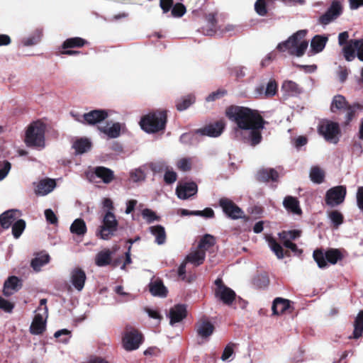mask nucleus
Segmentation results:
<instances>
[{
  "label": "nucleus",
  "mask_w": 363,
  "mask_h": 363,
  "mask_svg": "<svg viewBox=\"0 0 363 363\" xmlns=\"http://www.w3.org/2000/svg\"><path fill=\"white\" fill-rule=\"evenodd\" d=\"M290 308V301L288 299L277 298L272 305V311L275 315H281Z\"/></svg>",
  "instance_id": "nucleus-29"
},
{
  "label": "nucleus",
  "mask_w": 363,
  "mask_h": 363,
  "mask_svg": "<svg viewBox=\"0 0 363 363\" xmlns=\"http://www.w3.org/2000/svg\"><path fill=\"white\" fill-rule=\"evenodd\" d=\"M197 185L194 182H179L176 188V194L180 199H187L197 193Z\"/></svg>",
  "instance_id": "nucleus-16"
},
{
  "label": "nucleus",
  "mask_w": 363,
  "mask_h": 363,
  "mask_svg": "<svg viewBox=\"0 0 363 363\" xmlns=\"http://www.w3.org/2000/svg\"><path fill=\"white\" fill-rule=\"evenodd\" d=\"M318 131L326 140L333 143L337 142L340 134L338 123L330 121H323L319 125Z\"/></svg>",
  "instance_id": "nucleus-6"
},
{
  "label": "nucleus",
  "mask_w": 363,
  "mask_h": 363,
  "mask_svg": "<svg viewBox=\"0 0 363 363\" xmlns=\"http://www.w3.org/2000/svg\"><path fill=\"white\" fill-rule=\"evenodd\" d=\"M186 13V8L182 4H176L172 10L174 16L181 17Z\"/></svg>",
  "instance_id": "nucleus-56"
},
{
  "label": "nucleus",
  "mask_w": 363,
  "mask_h": 363,
  "mask_svg": "<svg viewBox=\"0 0 363 363\" xmlns=\"http://www.w3.org/2000/svg\"><path fill=\"white\" fill-rule=\"evenodd\" d=\"M283 205L289 212H291L294 214L299 215L301 213L298 201L295 197L291 196L285 197L283 201Z\"/></svg>",
  "instance_id": "nucleus-30"
},
{
  "label": "nucleus",
  "mask_w": 363,
  "mask_h": 363,
  "mask_svg": "<svg viewBox=\"0 0 363 363\" xmlns=\"http://www.w3.org/2000/svg\"><path fill=\"white\" fill-rule=\"evenodd\" d=\"M215 284L216 286L215 289L216 296L224 303L231 304L235 298V291L223 284L222 279L220 278L215 281Z\"/></svg>",
  "instance_id": "nucleus-12"
},
{
  "label": "nucleus",
  "mask_w": 363,
  "mask_h": 363,
  "mask_svg": "<svg viewBox=\"0 0 363 363\" xmlns=\"http://www.w3.org/2000/svg\"><path fill=\"white\" fill-rule=\"evenodd\" d=\"M149 230L155 238V242L160 245L166 241V233L164 227L162 225H153L149 228Z\"/></svg>",
  "instance_id": "nucleus-33"
},
{
  "label": "nucleus",
  "mask_w": 363,
  "mask_h": 363,
  "mask_svg": "<svg viewBox=\"0 0 363 363\" xmlns=\"http://www.w3.org/2000/svg\"><path fill=\"white\" fill-rule=\"evenodd\" d=\"M358 108H359L358 105L347 106L345 97L341 95L334 96L330 106V109L333 113H335L337 111H346L347 121H350L352 119L356 110Z\"/></svg>",
  "instance_id": "nucleus-8"
},
{
  "label": "nucleus",
  "mask_w": 363,
  "mask_h": 363,
  "mask_svg": "<svg viewBox=\"0 0 363 363\" xmlns=\"http://www.w3.org/2000/svg\"><path fill=\"white\" fill-rule=\"evenodd\" d=\"M355 52L354 41H351L343 48L344 56L347 61H352L354 59Z\"/></svg>",
  "instance_id": "nucleus-47"
},
{
  "label": "nucleus",
  "mask_w": 363,
  "mask_h": 363,
  "mask_svg": "<svg viewBox=\"0 0 363 363\" xmlns=\"http://www.w3.org/2000/svg\"><path fill=\"white\" fill-rule=\"evenodd\" d=\"M313 258L318 267L323 268L326 266L325 260L330 264H335L342 258V255L340 251L335 249L329 250L325 254H323L322 251L315 250L313 252Z\"/></svg>",
  "instance_id": "nucleus-7"
},
{
  "label": "nucleus",
  "mask_w": 363,
  "mask_h": 363,
  "mask_svg": "<svg viewBox=\"0 0 363 363\" xmlns=\"http://www.w3.org/2000/svg\"><path fill=\"white\" fill-rule=\"evenodd\" d=\"M177 168L182 171H188L191 167L190 159L182 158L177 163Z\"/></svg>",
  "instance_id": "nucleus-54"
},
{
  "label": "nucleus",
  "mask_w": 363,
  "mask_h": 363,
  "mask_svg": "<svg viewBox=\"0 0 363 363\" xmlns=\"http://www.w3.org/2000/svg\"><path fill=\"white\" fill-rule=\"evenodd\" d=\"M14 307V305L0 296V309H2L6 313H11Z\"/></svg>",
  "instance_id": "nucleus-59"
},
{
  "label": "nucleus",
  "mask_w": 363,
  "mask_h": 363,
  "mask_svg": "<svg viewBox=\"0 0 363 363\" xmlns=\"http://www.w3.org/2000/svg\"><path fill=\"white\" fill-rule=\"evenodd\" d=\"M195 101V97L192 95H188L177 102V108L178 111H184L188 108Z\"/></svg>",
  "instance_id": "nucleus-44"
},
{
  "label": "nucleus",
  "mask_w": 363,
  "mask_h": 363,
  "mask_svg": "<svg viewBox=\"0 0 363 363\" xmlns=\"http://www.w3.org/2000/svg\"><path fill=\"white\" fill-rule=\"evenodd\" d=\"M122 125L119 123H108L105 126H101L99 130L104 133L111 138H118L121 134Z\"/></svg>",
  "instance_id": "nucleus-28"
},
{
  "label": "nucleus",
  "mask_w": 363,
  "mask_h": 363,
  "mask_svg": "<svg viewBox=\"0 0 363 363\" xmlns=\"http://www.w3.org/2000/svg\"><path fill=\"white\" fill-rule=\"evenodd\" d=\"M278 177L279 174L274 169H262L257 173L258 179L262 182L277 181Z\"/></svg>",
  "instance_id": "nucleus-32"
},
{
  "label": "nucleus",
  "mask_w": 363,
  "mask_h": 363,
  "mask_svg": "<svg viewBox=\"0 0 363 363\" xmlns=\"http://www.w3.org/2000/svg\"><path fill=\"white\" fill-rule=\"evenodd\" d=\"M118 221L115 215L108 211L104 216L103 225L100 227L98 235L103 240H108L116 231Z\"/></svg>",
  "instance_id": "nucleus-5"
},
{
  "label": "nucleus",
  "mask_w": 363,
  "mask_h": 363,
  "mask_svg": "<svg viewBox=\"0 0 363 363\" xmlns=\"http://www.w3.org/2000/svg\"><path fill=\"white\" fill-rule=\"evenodd\" d=\"M70 232L79 236H83L86 232V225L84 220L77 218L70 226Z\"/></svg>",
  "instance_id": "nucleus-39"
},
{
  "label": "nucleus",
  "mask_w": 363,
  "mask_h": 363,
  "mask_svg": "<svg viewBox=\"0 0 363 363\" xmlns=\"http://www.w3.org/2000/svg\"><path fill=\"white\" fill-rule=\"evenodd\" d=\"M84 43V40L81 38H69L64 42L63 48L82 47Z\"/></svg>",
  "instance_id": "nucleus-48"
},
{
  "label": "nucleus",
  "mask_w": 363,
  "mask_h": 363,
  "mask_svg": "<svg viewBox=\"0 0 363 363\" xmlns=\"http://www.w3.org/2000/svg\"><path fill=\"white\" fill-rule=\"evenodd\" d=\"M346 188L343 186H337L327 191L325 194V203L327 205L334 207L342 203L345 198Z\"/></svg>",
  "instance_id": "nucleus-9"
},
{
  "label": "nucleus",
  "mask_w": 363,
  "mask_h": 363,
  "mask_svg": "<svg viewBox=\"0 0 363 363\" xmlns=\"http://www.w3.org/2000/svg\"><path fill=\"white\" fill-rule=\"evenodd\" d=\"M226 94V91L225 90H217L216 91L210 94L206 99V101L208 102L214 101L217 99H219L224 96Z\"/></svg>",
  "instance_id": "nucleus-57"
},
{
  "label": "nucleus",
  "mask_w": 363,
  "mask_h": 363,
  "mask_svg": "<svg viewBox=\"0 0 363 363\" xmlns=\"http://www.w3.org/2000/svg\"><path fill=\"white\" fill-rule=\"evenodd\" d=\"M11 168V164L9 162L4 160L0 162V181H2L6 177Z\"/></svg>",
  "instance_id": "nucleus-50"
},
{
  "label": "nucleus",
  "mask_w": 363,
  "mask_h": 363,
  "mask_svg": "<svg viewBox=\"0 0 363 363\" xmlns=\"http://www.w3.org/2000/svg\"><path fill=\"white\" fill-rule=\"evenodd\" d=\"M310 179L311 180L316 184H320L323 182L325 177L324 172L318 167H313L310 171Z\"/></svg>",
  "instance_id": "nucleus-43"
},
{
  "label": "nucleus",
  "mask_w": 363,
  "mask_h": 363,
  "mask_svg": "<svg viewBox=\"0 0 363 363\" xmlns=\"http://www.w3.org/2000/svg\"><path fill=\"white\" fill-rule=\"evenodd\" d=\"M137 203H138V201H137V200H135V199H131V200L128 201L126 202V209L125 211V213L126 214H129L132 211H133Z\"/></svg>",
  "instance_id": "nucleus-63"
},
{
  "label": "nucleus",
  "mask_w": 363,
  "mask_h": 363,
  "mask_svg": "<svg viewBox=\"0 0 363 363\" xmlns=\"http://www.w3.org/2000/svg\"><path fill=\"white\" fill-rule=\"evenodd\" d=\"M142 335L135 329H127L123 337V346L125 350L131 351L139 347Z\"/></svg>",
  "instance_id": "nucleus-10"
},
{
  "label": "nucleus",
  "mask_w": 363,
  "mask_h": 363,
  "mask_svg": "<svg viewBox=\"0 0 363 363\" xmlns=\"http://www.w3.org/2000/svg\"><path fill=\"white\" fill-rule=\"evenodd\" d=\"M142 216L143 218L149 223L159 220V217L155 214V213L149 208L144 209L142 211Z\"/></svg>",
  "instance_id": "nucleus-51"
},
{
  "label": "nucleus",
  "mask_w": 363,
  "mask_h": 363,
  "mask_svg": "<svg viewBox=\"0 0 363 363\" xmlns=\"http://www.w3.org/2000/svg\"><path fill=\"white\" fill-rule=\"evenodd\" d=\"M226 116L236 124L235 133L245 142L255 146L262 140L264 120L257 111L245 106H233L226 110Z\"/></svg>",
  "instance_id": "nucleus-1"
},
{
  "label": "nucleus",
  "mask_w": 363,
  "mask_h": 363,
  "mask_svg": "<svg viewBox=\"0 0 363 363\" xmlns=\"http://www.w3.org/2000/svg\"><path fill=\"white\" fill-rule=\"evenodd\" d=\"M21 216V213L18 210L11 209L6 211L0 215L1 225L4 228H9Z\"/></svg>",
  "instance_id": "nucleus-23"
},
{
  "label": "nucleus",
  "mask_w": 363,
  "mask_h": 363,
  "mask_svg": "<svg viewBox=\"0 0 363 363\" xmlns=\"http://www.w3.org/2000/svg\"><path fill=\"white\" fill-rule=\"evenodd\" d=\"M255 9L259 16H265L267 13L265 0H257Z\"/></svg>",
  "instance_id": "nucleus-52"
},
{
  "label": "nucleus",
  "mask_w": 363,
  "mask_h": 363,
  "mask_svg": "<svg viewBox=\"0 0 363 363\" xmlns=\"http://www.w3.org/2000/svg\"><path fill=\"white\" fill-rule=\"evenodd\" d=\"M186 315V309L184 305H177L169 311L170 324L172 325L182 321Z\"/></svg>",
  "instance_id": "nucleus-25"
},
{
  "label": "nucleus",
  "mask_w": 363,
  "mask_h": 363,
  "mask_svg": "<svg viewBox=\"0 0 363 363\" xmlns=\"http://www.w3.org/2000/svg\"><path fill=\"white\" fill-rule=\"evenodd\" d=\"M328 41V38L324 35H315L311 40V48L312 50L315 52H321Z\"/></svg>",
  "instance_id": "nucleus-37"
},
{
  "label": "nucleus",
  "mask_w": 363,
  "mask_h": 363,
  "mask_svg": "<svg viewBox=\"0 0 363 363\" xmlns=\"http://www.w3.org/2000/svg\"><path fill=\"white\" fill-rule=\"evenodd\" d=\"M357 200L359 208L363 211V187L358 189Z\"/></svg>",
  "instance_id": "nucleus-64"
},
{
  "label": "nucleus",
  "mask_w": 363,
  "mask_h": 363,
  "mask_svg": "<svg viewBox=\"0 0 363 363\" xmlns=\"http://www.w3.org/2000/svg\"><path fill=\"white\" fill-rule=\"evenodd\" d=\"M47 317L48 308L46 307L43 309L38 308L37 310V313L35 314L30 328L31 333L34 335H39L44 331Z\"/></svg>",
  "instance_id": "nucleus-13"
},
{
  "label": "nucleus",
  "mask_w": 363,
  "mask_h": 363,
  "mask_svg": "<svg viewBox=\"0 0 363 363\" xmlns=\"http://www.w3.org/2000/svg\"><path fill=\"white\" fill-rule=\"evenodd\" d=\"M363 333V311H359L354 322L353 337L359 338Z\"/></svg>",
  "instance_id": "nucleus-42"
},
{
  "label": "nucleus",
  "mask_w": 363,
  "mask_h": 363,
  "mask_svg": "<svg viewBox=\"0 0 363 363\" xmlns=\"http://www.w3.org/2000/svg\"><path fill=\"white\" fill-rule=\"evenodd\" d=\"M50 262V256L45 252L38 253L31 260L30 265L34 271L39 272L41 268Z\"/></svg>",
  "instance_id": "nucleus-27"
},
{
  "label": "nucleus",
  "mask_w": 363,
  "mask_h": 363,
  "mask_svg": "<svg viewBox=\"0 0 363 363\" xmlns=\"http://www.w3.org/2000/svg\"><path fill=\"white\" fill-rule=\"evenodd\" d=\"M354 48L359 60L363 61V40H354Z\"/></svg>",
  "instance_id": "nucleus-61"
},
{
  "label": "nucleus",
  "mask_w": 363,
  "mask_h": 363,
  "mask_svg": "<svg viewBox=\"0 0 363 363\" xmlns=\"http://www.w3.org/2000/svg\"><path fill=\"white\" fill-rule=\"evenodd\" d=\"M45 125L40 121L32 123L26 132L25 143L28 147L43 148L45 147Z\"/></svg>",
  "instance_id": "nucleus-4"
},
{
  "label": "nucleus",
  "mask_w": 363,
  "mask_h": 363,
  "mask_svg": "<svg viewBox=\"0 0 363 363\" xmlns=\"http://www.w3.org/2000/svg\"><path fill=\"white\" fill-rule=\"evenodd\" d=\"M91 142L86 138L77 140L72 145L77 154H83L91 148Z\"/></svg>",
  "instance_id": "nucleus-41"
},
{
  "label": "nucleus",
  "mask_w": 363,
  "mask_h": 363,
  "mask_svg": "<svg viewBox=\"0 0 363 363\" xmlns=\"http://www.w3.org/2000/svg\"><path fill=\"white\" fill-rule=\"evenodd\" d=\"M26 228V222L22 219H18L12 225V234L15 238H18Z\"/></svg>",
  "instance_id": "nucleus-46"
},
{
  "label": "nucleus",
  "mask_w": 363,
  "mask_h": 363,
  "mask_svg": "<svg viewBox=\"0 0 363 363\" xmlns=\"http://www.w3.org/2000/svg\"><path fill=\"white\" fill-rule=\"evenodd\" d=\"M150 167L155 173L164 172V181L167 184L174 183L177 179V173L164 161L152 162Z\"/></svg>",
  "instance_id": "nucleus-11"
},
{
  "label": "nucleus",
  "mask_w": 363,
  "mask_h": 363,
  "mask_svg": "<svg viewBox=\"0 0 363 363\" xmlns=\"http://www.w3.org/2000/svg\"><path fill=\"white\" fill-rule=\"evenodd\" d=\"M281 89L287 96H296L301 92L298 84L292 81H285L281 86Z\"/></svg>",
  "instance_id": "nucleus-40"
},
{
  "label": "nucleus",
  "mask_w": 363,
  "mask_h": 363,
  "mask_svg": "<svg viewBox=\"0 0 363 363\" xmlns=\"http://www.w3.org/2000/svg\"><path fill=\"white\" fill-rule=\"evenodd\" d=\"M45 216L46 220L49 222L50 224H57V218L55 213L51 209H46L45 211Z\"/></svg>",
  "instance_id": "nucleus-60"
},
{
  "label": "nucleus",
  "mask_w": 363,
  "mask_h": 363,
  "mask_svg": "<svg viewBox=\"0 0 363 363\" xmlns=\"http://www.w3.org/2000/svg\"><path fill=\"white\" fill-rule=\"evenodd\" d=\"M22 286L21 280L16 276L9 277L4 284L3 293L9 296L18 291Z\"/></svg>",
  "instance_id": "nucleus-21"
},
{
  "label": "nucleus",
  "mask_w": 363,
  "mask_h": 363,
  "mask_svg": "<svg viewBox=\"0 0 363 363\" xmlns=\"http://www.w3.org/2000/svg\"><path fill=\"white\" fill-rule=\"evenodd\" d=\"M150 291L152 296L165 297L167 290L162 281H155L150 284Z\"/></svg>",
  "instance_id": "nucleus-35"
},
{
  "label": "nucleus",
  "mask_w": 363,
  "mask_h": 363,
  "mask_svg": "<svg viewBox=\"0 0 363 363\" xmlns=\"http://www.w3.org/2000/svg\"><path fill=\"white\" fill-rule=\"evenodd\" d=\"M86 280L84 272L80 269H75L71 272L70 281L73 286L79 291L84 288Z\"/></svg>",
  "instance_id": "nucleus-24"
},
{
  "label": "nucleus",
  "mask_w": 363,
  "mask_h": 363,
  "mask_svg": "<svg viewBox=\"0 0 363 363\" xmlns=\"http://www.w3.org/2000/svg\"><path fill=\"white\" fill-rule=\"evenodd\" d=\"M279 236L286 247L290 249L294 252L298 251L296 245L291 242V240H295L300 236L299 230L283 231L279 233Z\"/></svg>",
  "instance_id": "nucleus-20"
},
{
  "label": "nucleus",
  "mask_w": 363,
  "mask_h": 363,
  "mask_svg": "<svg viewBox=\"0 0 363 363\" xmlns=\"http://www.w3.org/2000/svg\"><path fill=\"white\" fill-rule=\"evenodd\" d=\"M225 126V123L223 121H216L210 123L203 128L196 130V133L201 135H207L209 137H218L223 133Z\"/></svg>",
  "instance_id": "nucleus-17"
},
{
  "label": "nucleus",
  "mask_w": 363,
  "mask_h": 363,
  "mask_svg": "<svg viewBox=\"0 0 363 363\" xmlns=\"http://www.w3.org/2000/svg\"><path fill=\"white\" fill-rule=\"evenodd\" d=\"M94 172L96 177L101 179L105 184H109L113 179V172L108 168L98 167Z\"/></svg>",
  "instance_id": "nucleus-38"
},
{
  "label": "nucleus",
  "mask_w": 363,
  "mask_h": 363,
  "mask_svg": "<svg viewBox=\"0 0 363 363\" xmlns=\"http://www.w3.org/2000/svg\"><path fill=\"white\" fill-rule=\"evenodd\" d=\"M113 252L108 249H105L99 252L95 258L96 264L99 267H104L109 264L111 261Z\"/></svg>",
  "instance_id": "nucleus-34"
},
{
  "label": "nucleus",
  "mask_w": 363,
  "mask_h": 363,
  "mask_svg": "<svg viewBox=\"0 0 363 363\" xmlns=\"http://www.w3.org/2000/svg\"><path fill=\"white\" fill-rule=\"evenodd\" d=\"M41 38V33L37 32L34 35L28 37L23 40V44L26 46H30L37 44Z\"/></svg>",
  "instance_id": "nucleus-55"
},
{
  "label": "nucleus",
  "mask_w": 363,
  "mask_h": 363,
  "mask_svg": "<svg viewBox=\"0 0 363 363\" xmlns=\"http://www.w3.org/2000/svg\"><path fill=\"white\" fill-rule=\"evenodd\" d=\"M214 330L213 324L207 320H200L196 325V331L198 335L203 337L206 338L212 335Z\"/></svg>",
  "instance_id": "nucleus-26"
},
{
  "label": "nucleus",
  "mask_w": 363,
  "mask_h": 363,
  "mask_svg": "<svg viewBox=\"0 0 363 363\" xmlns=\"http://www.w3.org/2000/svg\"><path fill=\"white\" fill-rule=\"evenodd\" d=\"M277 92V84L274 79H270L266 87L264 84H259L255 89V97L267 98L274 96Z\"/></svg>",
  "instance_id": "nucleus-18"
},
{
  "label": "nucleus",
  "mask_w": 363,
  "mask_h": 363,
  "mask_svg": "<svg viewBox=\"0 0 363 363\" xmlns=\"http://www.w3.org/2000/svg\"><path fill=\"white\" fill-rule=\"evenodd\" d=\"M197 133H196L194 135H192L191 133H184L182 134L180 137V141L182 143L188 144V143H193V138L196 137Z\"/></svg>",
  "instance_id": "nucleus-62"
},
{
  "label": "nucleus",
  "mask_w": 363,
  "mask_h": 363,
  "mask_svg": "<svg viewBox=\"0 0 363 363\" xmlns=\"http://www.w3.org/2000/svg\"><path fill=\"white\" fill-rule=\"evenodd\" d=\"M56 186V182L52 179H45L37 183L35 189V194L45 196L52 191Z\"/></svg>",
  "instance_id": "nucleus-22"
},
{
  "label": "nucleus",
  "mask_w": 363,
  "mask_h": 363,
  "mask_svg": "<svg viewBox=\"0 0 363 363\" xmlns=\"http://www.w3.org/2000/svg\"><path fill=\"white\" fill-rule=\"evenodd\" d=\"M205 252L203 250H200L196 249L195 250L191 251L186 257V261L193 264L195 266H199L201 264L205 259Z\"/></svg>",
  "instance_id": "nucleus-31"
},
{
  "label": "nucleus",
  "mask_w": 363,
  "mask_h": 363,
  "mask_svg": "<svg viewBox=\"0 0 363 363\" xmlns=\"http://www.w3.org/2000/svg\"><path fill=\"white\" fill-rule=\"evenodd\" d=\"M233 346V344L230 343L225 347L221 356L223 361H228L229 358L232 357L234 352Z\"/></svg>",
  "instance_id": "nucleus-58"
},
{
  "label": "nucleus",
  "mask_w": 363,
  "mask_h": 363,
  "mask_svg": "<svg viewBox=\"0 0 363 363\" xmlns=\"http://www.w3.org/2000/svg\"><path fill=\"white\" fill-rule=\"evenodd\" d=\"M306 35V30H301L292 35L289 39L277 45L281 52H288L292 55L302 56L306 50L308 43L304 39Z\"/></svg>",
  "instance_id": "nucleus-2"
},
{
  "label": "nucleus",
  "mask_w": 363,
  "mask_h": 363,
  "mask_svg": "<svg viewBox=\"0 0 363 363\" xmlns=\"http://www.w3.org/2000/svg\"><path fill=\"white\" fill-rule=\"evenodd\" d=\"M130 174L131 179L134 182L144 181L146 177L145 173L140 168L135 169L133 170Z\"/></svg>",
  "instance_id": "nucleus-49"
},
{
  "label": "nucleus",
  "mask_w": 363,
  "mask_h": 363,
  "mask_svg": "<svg viewBox=\"0 0 363 363\" xmlns=\"http://www.w3.org/2000/svg\"><path fill=\"white\" fill-rule=\"evenodd\" d=\"M266 241L272 250V251L276 255L278 259H283L284 257V250L282 247L276 241V240L272 236H266Z\"/></svg>",
  "instance_id": "nucleus-36"
},
{
  "label": "nucleus",
  "mask_w": 363,
  "mask_h": 363,
  "mask_svg": "<svg viewBox=\"0 0 363 363\" xmlns=\"http://www.w3.org/2000/svg\"><path fill=\"white\" fill-rule=\"evenodd\" d=\"M329 218L332 223L337 227L340 225L343 220L342 215L337 211L330 212L329 213Z\"/></svg>",
  "instance_id": "nucleus-53"
},
{
  "label": "nucleus",
  "mask_w": 363,
  "mask_h": 363,
  "mask_svg": "<svg viewBox=\"0 0 363 363\" xmlns=\"http://www.w3.org/2000/svg\"><path fill=\"white\" fill-rule=\"evenodd\" d=\"M342 13V6L338 1H333L327 11L323 14L319 22L323 25H328L336 19Z\"/></svg>",
  "instance_id": "nucleus-15"
},
{
  "label": "nucleus",
  "mask_w": 363,
  "mask_h": 363,
  "mask_svg": "<svg viewBox=\"0 0 363 363\" xmlns=\"http://www.w3.org/2000/svg\"><path fill=\"white\" fill-rule=\"evenodd\" d=\"M215 244V238L211 235H206L201 240L198 249L200 250H203L205 252L208 250L211 247L214 245Z\"/></svg>",
  "instance_id": "nucleus-45"
},
{
  "label": "nucleus",
  "mask_w": 363,
  "mask_h": 363,
  "mask_svg": "<svg viewBox=\"0 0 363 363\" xmlns=\"http://www.w3.org/2000/svg\"><path fill=\"white\" fill-rule=\"evenodd\" d=\"M108 117V113L106 111L104 110H94L87 113H84L82 116V118H76V120L80 122H84L89 124L94 125L96 123H100L105 118Z\"/></svg>",
  "instance_id": "nucleus-19"
},
{
  "label": "nucleus",
  "mask_w": 363,
  "mask_h": 363,
  "mask_svg": "<svg viewBox=\"0 0 363 363\" xmlns=\"http://www.w3.org/2000/svg\"><path fill=\"white\" fill-rule=\"evenodd\" d=\"M219 204L223 212L232 219H238L242 217L244 213L234 202L227 198H222Z\"/></svg>",
  "instance_id": "nucleus-14"
},
{
  "label": "nucleus",
  "mask_w": 363,
  "mask_h": 363,
  "mask_svg": "<svg viewBox=\"0 0 363 363\" xmlns=\"http://www.w3.org/2000/svg\"><path fill=\"white\" fill-rule=\"evenodd\" d=\"M167 123V112L157 111L142 117L140 121L141 128L147 133L164 130Z\"/></svg>",
  "instance_id": "nucleus-3"
}]
</instances>
